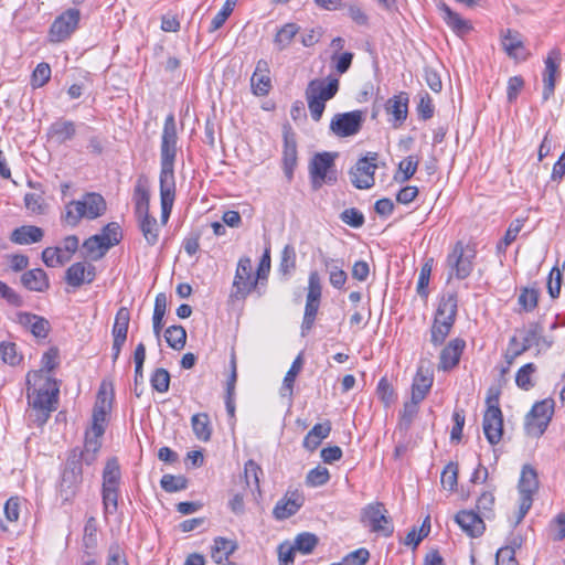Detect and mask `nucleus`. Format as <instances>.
I'll return each mask as SVG.
<instances>
[{
	"mask_svg": "<svg viewBox=\"0 0 565 565\" xmlns=\"http://www.w3.org/2000/svg\"><path fill=\"white\" fill-rule=\"evenodd\" d=\"M177 124L174 116H167L163 125L160 145V201L161 220L166 224L172 211L175 198L174 162L177 158Z\"/></svg>",
	"mask_w": 565,
	"mask_h": 565,
	"instance_id": "1",
	"label": "nucleus"
},
{
	"mask_svg": "<svg viewBox=\"0 0 565 565\" xmlns=\"http://www.w3.org/2000/svg\"><path fill=\"white\" fill-rule=\"evenodd\" d=\"M167 311V296L158 294L154 300L152 328L154 335L159 339L163 327V318Z\"/></svg>",
	"mask_w": 565,
	"mask_h": 565,
	"instance_id": "36",
	"label": "nucleus"
},
{
	"mask_svg": "<svg viewBox=\"0 0 565 565\" xmlns=\"http://www.w3.org/2000/svg\"><path fill=\"white\" fill-rule=\"evenodd\" d=\"M329 470L326 467L318 466L308 472L306 477V482L310 487H321L326 484L329 481Z\"/></svg>",
	"mask_w": 565,
	"mask_h": 565,
	"instance_id": "57",
	"label": "nucleus"
},
{
	"mask_svg": "<svg viewBox=\"0 0 565 565\" xmlns=\"http://www.w3.org/2000/svg\"><path fill=\"white\" fill-rule=\"evenodd\" d=\"M454 323L451 321H441L440 318H435L430 329V341L435 347L444 343L448 337Z\"/></svg>",
	"mask_w": 565,
	"mask_h": 565,
	"instance_id": "41",
	"label": "nucleus"
},
{
	"mask_svg": "<svg viewBox=\"0 0 565 565\" xmlns=\"http://www.w3.org/2000/svg\"><path fill=\"white\" fill-rule=\"evenodd\" d=\"M105 210L106 202L100 194L86 193L81 200L71 201L65 205L61 220L65 225L75 227L82 218H97Z\"/></svg>",
	"mask_w": 565,
	"mask_h": 565,
	"instance_id": "3",
	"label": "nucleus"
},
{
	"mask_svg": "<svg viewBox=\"0 0 565 565\" xmlns=\"http://www.w3.org/2000/svg\"><path fill=\"white\" fill-rule=\"evenodd\" d=\"M554 413V401L552 398H546L541 402H536L530 414L533 417H541L542 419L550 420L552 419Z\"/></svg>",
	"mask_w": 565,
	"mask_h": 565,
	"instance_id": "56",
	"label": "nucleus"
},
{
	"mask_svg": "<svg viewBox=\"0 0 565 565\" xmlns=\"http://www.w3.org/2000/svg\"><path fill=\"white\" fill-rule=\"evenodd\" d=\"M337 153L321 152L313 156L309 163V175L312 188L318 190L323 183H333L337 181L334 170V159Z\"/></svg>",
	"mask_w": 565,
	"mask_h": 565,
	"instance_id": "5",
	"label": "nucleus"
},
{
	"mask_svg": "<svg viewBox=\"0 0 565 565\" xmlns=\"http://www.w3.org/2000/svg\"><path fill=\"white\" fill-rule=\"evenodd\" d=\"M44 232L34 225L20 226L11 233L10 239L18 245H30L42 241Z\"/></svg>",
	"mask_w": 565,
	"mask_h": 565,
	"instance_id": "25",
	"label": "nucleus"
},
{
	"mask_svg": "<svg viewBox=\"0 0 565 565\" xmlns=\"http://www.w3.org/2000/svg\"><path fill=\"white\" fill-rule=\"evenodd\" d=\"M78 21L79 11L76 9H68L53 22L50 30L51 35H70L76 30Z\"/></svg>",
	"mask_w": 565,
	"mask_h": 565,
	"instance_id": "21",
	"label": "nucleus"
},
{
	"mask_svg": "<svg viewBox=\"0 0 565 565\" xmlns=\"http://www.w3.org/2000/svg\"><path fill=\"white\" fill-rule=\"evenodd\" d=\"M111 392H108L106 385L102 384L93 409L92 426L88 429L95 433L96 436H103L105 433L106 418L111 408Z\"/></svg>",
	"mask_w": 565,
	"mask_h": 565,
	"instance_id": "10",
	"label": "nucleus"
},
{
	"mask_svg": "<svg viewBox=\"0 0 565 565\" xmlns=\"http://www.w3.org/2000/svg\"><path fill=\"white\" fill-rule=\"evenodd\" d=\"M297 164V146L294 139L285 137L284 145V168L288 178H291L294 168Z\"/></svg>",
	"mask_w": 565,
	"mask_h": 565,
	"instance_id": "42",
	"label": "nucleus"
},
{
	"mask_svg": "<svg viewBox=\"0 0 565 565\" xmlns=\"http://www.w3.org/2000/svg\"><path fill=\"white\" fill-rule=\"evenodd\" d=\"M433 265H434V258H427L420 268L418 281H417V294L422 298H427V296H428L427 287L429 284Z\"/></svg>",
	"mask_w": 565,
	"mask_h": 565,
	"instance_id": "45",
	"label": "nucleus"
},
{
	"mask_svg": "<svg viewBox=\"0 0 565 565\" xmlns=\"http://www.w3.org/2000/svg\"><path fill=\"white\" fill-rule=\"evenodd\" d=\"M458 309V300L456 294L444 295L439 301L435 318L441 321H451L455 323Z\"/></svg>",
	"mask_w": 565,
	"mask_h": 565,
	"instance_id": "30",
	"label": "nucleus"
},
{
	"mask_svg": "<svg viewBox=\"0 0 565 565\" xmlns=\"http://www.w3.org/2000/svg\"><path fill=\"white\" fill-rule=\"evenodd\" d=\"M257 281V278L252 277V260L248 257H242L237 264L232 297L244 299L256 287Z\"/></svg>",
	"mask_w": 565,
	"mask_h": 565,
	"instance_id": "9",
	"label": "nucleus"
},
{
	"mask_svg": "<svg viewBox=\"0 0 565 565\" xmlns=\"http://www.w3.org/2000/svg\"><path fill=\"white\" fill-rule=\"evenodd\" d=\"M362 124L363 113L361 110H353L337 114L330 122V129L338 137H350L361 130Z\"/></svg>",
	"mask_w": 565,
	"mask_h": 565,
	"instance_id": "11",
	"label": "nucleus"
},
{
	"mask_svg": "<svg viewBox=\"0 0 565 565\" xmlns=\"http://www.w3.org/2000/svg\"><path fill=\"white\" fill-rule=\"evenodd\" d=\"M51 78V67L47 63H40L34 68L31 76V85L33 88L44 86Z\"/></svg>",
	"mask_w": 565,
	"mask_h": 565,
	"instance_id": "55",
	"label": "nucleus"
},
{
	"mask_svg": "<svg viewBox=\"0 0 565 565\" xmlns=\"http://www.w3.org/2000/svg\"><path fill=\"white\" fill-rule=\"evenodd\" d=\"M134 203H135V215L136 217L148 215L149 213V185L148 180L145 177H140L134 189Z\"/></svg>",
	"mask_w": 565,
	"mask_h": 565,
	"instance_id": "22",
	"label": "nucleus"
},
{
	"mask_svg": "<svg viewBox=\"0 0 565 565\" xmlns=\"http://www.w3.org/2000/svg\"><path fill=\"white\" fill-rule=\"evenodd\" d=\"M431 384L430 377L417 375L412 386L411 398L420 403L429 392Z\"/></svg>",
	"mask_w": 565,
	"mask_h": 565,
	"instance_id": "47",
	"label": "nucleus"
},
{
	"mask_svg": "<svg viewBox=\"0 0 565 565\" xmlns=\"http://www.w3.org/2000/svg\"><path fill=\"white\" fill-rule=\"evenodd\" d=\"M28 401L32 407L30 417L39 426H42L54 409V403L58 394L55 380L42 371L30 372L26 376Z\"/></svg>",
	"mask_w": 565,
	"mask_h": 565,
	"instance_id": "2",
	"label": "nucleus"
},
{
	"mask_svg": "<svg viewBox=\"0 0 565 565\" xmlns=\"http://www.w3.org/2000/svg\"><path fill=\"white\" fill-rule=\"evenodd\" d=\"M250 86L256 96H265L271 87V81L268 74H259L258 76L253 73L250 78Z\"/></svg>",
	"mask_w": 565,
	"mask_h": 565,
	"instance_id": "58",
	"label": "nucleus"
},
{
	"mask_svg": "<svg viewBox=\"0 0 565 565\" xmlns=\"http://www.w3.org/2000/svg\"><path fill=\"white\" fill-rule=\"evenodd\" d=\"M440 482L444 489L454 491L458 482V463L450 461L441 472Z\"/></svg>",
	"mask_w": 565,
	"mask_h": 565,
	"instance_id": "48",
	"label": "nucleus"
},
{
	"mask_svg": "<svg viewBox=\"0 0 565 565\" xmlns=\"http://www.w3.org/2000/svg\"><path fill=\"white\" fill-rule=\"evenodd\" d=\"M475 257L476 252L472 247L463 246L461 242H457L447 256L450 276L454 274L458 279L467 278L472 271Z\"/></svg>",
	"mask_w": 565,
	"mask_h": 565,
	"instance_id": "6",
	"label": "nucleus"
},
{
	"mask_svg": "<svg viewBox=\"0 0 565 565\" xmlns=\"http://www.w3.org/2000/svg\"><path fill=\"white\" fill-rule=\"evenodd\" d=\"M518 488L520 493L518 522H520L531 509L533 494L539 489L537 473L530 465L523 466Z\"/></svg>",
	"mask_w": 565,
	"mask_h": 565,
	"instance_id": "7",
	"label": "nucleus"
},
{
	"mask_svg": "<svg viewBox=\"0 0 565 565\" xmlns=\"http://www.w3.org/2000/svg\"><path fill=\"white\" fill-rule=\"evenodd\" d=\"M191 425L193 433L199 440H210L212 435V426L210 416L206 413L194 414L191 418Z\"/></svg>",
	"mask_w": 565,
	"mask_h": 565,
	"instance_id": "34",
	"label": "nucleus"
},
{
	"mask_svg": "<svg viewBox=\"0 0 565 565\" xmlns=\"http://www.w3.org/2000/svg\"><path fill=\"white\" fill-rule=\"evenodd\" d=\"M102 437L103 436H96L95 433L90 430H86L84 449L78 454L76 452L81 466L82 462L92 465L96 460L97 454L102 447Z\"/></svg>",
	"mask_w": 565,
	"mask_h": 565,
	"instance_id": "26",
	"label": "nucleus"
},
{
	"mask_svg": "<svg viewBox=\"0 0 565 565\" xmlns=\"http://www.w3.org/2000/svg\"><path fill=\"white\" fill-rule=\"evenodd\" d=\"M18 321L21 326L28 328L36 338H46L50 332V322L43 317L21 312L18 315Z\"/></svg>",
	"mask_w": 565,
	"mask_h": 565,
	"instance_id": "23",
	"label": "nucleus"
},
{
	"mask_svg": "<svg viewBox=\"0 0 565 565\" xmlns=\"http://www.w3.org/2000/svg\"><path fill=\"white\" fill-rule=\"evenodd\" d=\"M330 431L331 424L329 422L316 424L303 438V447L313 451L329 436Z\"/></svg>",
	"mask_w": 565,
	"mask_h": 565,
	"instance_id": "33",
	"label": "nucleus"
},
{
	"mask_svg": "<svg viewBox=\"0 0 565 565\" xmlns=\"http://www.w3.org/2000/svg\"><path fill=\"white\" fill-rule=\"evenodd\" d=\"M150 384L151 387L159 393L168 392L170 386V373L163 367L156 369L151 374Z\"/></svg>",
	"mask_w": 565,
	"mask_h": 565,
	"instance_id": "50",
	"label": "nucleus"
},
{
	"mask_svg": "<svg viewBox=\"0 0 565 565\" xmlns=\"http://www.w3.org/2000/svg\"><path fill=\"white\" fill-rule=\"evenodd\" d=\"M0 356L4 363L12 366L18 365L22 360V355L18 352L17 344L13 342L0 343Z\"/></svg>",
	"mask_w": 565,
	"mask_h": 565,
	"instance_id": "52",
	"label": "nucleus"
},
{
	"mask_svg": "<svg viewBox=\"0 0 565 565\" xmlns=\"http://www.w3.org/2000/svg\"><path fill=\"white\" fill-rule=\"evenodd\" d=\"M483 433L490 445H498L503 434V416L498 399L488 398V407L483 415Z\"/></svg>",
	"mask_w": 565,
	"mask_h": 565,
	"instance_id": "8",
	"label": "nucleus"
},
{
	"mask_svg": "<svg viewBox=\"0 0 565 565\" xmlns=\"http://www.w3.org/2000/svg\"><path fill=\"white\" fill-rule=\"evenodd\" d=\"M456 523L471 537L480 536L484 531L482 518L475 511H460L456 514Z\"/></svg>",
	"mask_w": 565,
	"mask_h": 565,
	"instance_id": "19",
	"label": "nucleus"
},
{
	"mask_svg": "<svg viewBox=\"0 0 565 565\" xmlns=\"http://www.w3.org/2000/svg\"><path fill=\"white\" fill-rule=\"evenodd\" d=\"M562 54L558 49H553L548 52L544 60L545 68L543 72V100H548L555 90L556 78L559 76V64Z\"/></svg>",
	"mask_w": 565,
	"mask_h": 565,
	"instance_id": "13",
	"label": "nucleus"
},
{
	"mask_svg": "<svg viewBox=\"0 0 565 565\" xmlns=\"http://www.w3.org/2000/svg\"><path fill=\"white\" fill-rule=\"evenodd\" d=\"M419 402L409 398L404 403L403 409L399 413V419L396 426V433L405 435L411 428L414 419L417 417L419 411Z\"/></svg>",
	"mask_w": 565,
	"mask_h": 565,
	"instance_id": "28",
	"label": "nucleus"
},
{
	"mask_svg": "<svg viewBox=\"0 0 565 565\" xmlns=\"http://www.w3.org/2000/svg\"><path fill=\"white\" fill-rule=\"evenodd\" d=\"M262 472L260 467L253 460H248L245 463L244 478L246 486L250 489L259 491V473Z\"/></svg>",
	"mask_w": 565,
	"mask_h": 565,
	"instance_id": "54",
	"label": "nucleus"
},
{
	"mask_svg": "<svg viewBox=\"0 0 565 565\" xmlns=\"http://www.w3.org/2000/svg\"><path fill=\"white\" fill-rule=\"evenodd\" d=\"M375 157L371 160L367 157L358 160L354 167L351 168L349 175L351 183L356 189H370L374 184V172L376 164L374 163Z\"/></svg>",
	"mask_w": 565,
	"mask_h": 565,
	"instance_id": "14",
	"label": "nucleus"
},
{
	"mask_svg": "<svg viewBox=\"0 0 565 565\" xmlns=\"http://www.w3.org/2000/svg\"><path fill=\"white\" fill-rule=\"evenodd\" d=\"M303 495L298 491H288L275 505L273 514L277 520H285L296 514L303 505Z\"/></svg>",
	"mask_w": 565,
	"mask_h": 565,
	"instance_id": "16",
	"label": "nucleus"
},
{
	"mask_svg": "<svg viewBox=\"0 0 565 565\" xmlns=\"http://www.w3.org/2000/svg\"><path fill=\"white\" fill-rule=\"evenodd\" d=\"M129 321H130L129 310L126 307H120L115 317V323L113 327V338L126 340Z\"/></svg>",
	"mask_w": 565,
	"mask_h": 565,
	"instance_id": "40",
	"label": "nucleus"
},
{
	"mask_svg": "<svg viewBox=\"0 0 565 565\" xmlns=\"http://www.w3.org/2000/svg\"><path fill=\"white\" fill-rule=\"evenodd\" d=\"M392 102L393 104L391 105V114L393 115L395 121L397 122L396 126H399L407 118L409 102L408 94L402 92L398 95L394 96Z\"/></svg>",
	"mask_w": 565,
	"mask_h": 565,
	"instance_id": "37",
	"label": "nucleus"
},
{
	"mask_svg": "<svg viewBox=\"0 0 565 565\" xmlns=\"http://www.w3.org/2000/svg\"><path fill=\"white\" fill-rule=\"evenodd\" d=\"M339 90V79L335 77H328L324 79L311 81L307 87L306 93L316 96L320 100L328 102L334 97Z\"/></svg>",
	"mask_w": 565,
	"mask_h": 565,
	"instance_id": "20",
	"label": "nucleus"
},
{
	"mask_svg": "<svg viewBox=\"0 0 565 565\" xmlns=\"http://www.w3.org/2000/svg\"><path fill=\"white\" fill-rule=\"evenodd\" d=\"M160 484L167 492H177L186 488V479L182 476L164 475Z\"/></svg>",
	"mask_w": 565,
	"mask_h": 565,
	"instance_id": "63",
	"label": "nucleus"
},
{
	"mask_svg": "<svg viewBox=\"0 0 565 565\" xmlns=\"http://www.w3.org/2000/svg\"><path fill=\"white\" fill-rule=\"evenodd\" d=\"M302 367V359L301 356H297L296 360L292 362L290 369L286 373L282 382V386L280 390L281 396H291L292 395V387L294 383L296 381V377L298 373L300 372Z\"/></svg>",
	"mask_w": 565,
	"mask_h": 565,
	"instance_id": "43",
	"label": "nucleus"
},
{
	"mask_svg": "<svg viewBox=\"0 0 565 565\" xmlns=\"http://www.w3.org/2000/svg\"><path fill=\"white\" fill-rule=\"evenodd\" d=\"M417 113L420 119L428 120L434 116L435 106L428 93L424 92L418 95Z\"/></svg>",
	"mask_w": 565,
	"mask_h": 565,
	"instance_id": "61",
	"label": "nucleus"
},
{
	"mask_svg": "<svg viewBox=\"0 0 565 565\" xmlns=\"http://www.w3.org/2000/svg\"><path fill=\"white\" fill-rule=\"evenodd\" d=\"M102 241L105 243L106 248H110L117 245L121 239L120 226L118 223L111 222L107 224L102 234H98Z\"/></svg>",
	"mask_w": 565,
	"mask_h": 565,
	"instance_id": "51",
	"label": "nucleus"
},
{
	"mask_svg": "<svg viewBox=\"0 0 565 565\" xmlns=\"http://www.w3.org/2000/svg\"><path fill=\"white\" fill-rule=\"evenodd\" d=\"M441 10L444 12V20L454 32L468 33L473 31L472 24L469 21L461 19L459 14L452 12L448 7L444 6Z\"/></svg>",
	"mask_w": 565,
	"mask_h": 565,
	"instance_id": "38",
	"label": "nucleus"
},
{
	"mask_svg": "<svg viewBox=\"0 0 565 565\" xmlns=\"http://www.w3.org/2000/svg\"><path fill=\"white\" fill-rule=\"evenodd\" d=\"M535 370L536 366L533 363H527L519 369L515 376L516 385L524 391L530 390L533 386L531 377Z\"/></svg>",
	"mask_w": 565,
	"mask_h": 565,
	"instance_id": "59",
	"label": "nucleus"
},
{
	"mask_svg": "<svg viewBox=\"0 0 565 565\" xmlns=\"http://www.w3.org/2000/svg\"><path fill=\"white\" fill-rule=\"evenodd\" d=\"M76 135V125L72 120L57 119L47 128V140L56 145H63L72 140Z\"/></svg>",
	"mask_w": 565,
	"mask_h": 565,
	"instance_id": "18",
	"label": "nucleus"
},
{
	"mask_svg": "<svg viewBox=\"0 0 565 565\" xmlns=\"http://www.w3.org/2000/svg\"><path fill=\"white\" fill-rule=\"evenodd\" d=\"M501 47L515 62H523L530 55V51L518 38H502Z\"/></svg>",
	"mask_w": 565,
	"mask_h": 565,
	"instance_id": "31",
	"label": "nucleus"
},
{
	"mask_svg": "<svg viewBox=\"0 0 565 565\" xmlns=\"http://www.w3.org/2000/svg\"><path fill=\"white\" fill-rule=\"evenodd\" d=\"M385 512L386 509L383 503L370 504L363 510L362 522L372 531L382 530L383 524L387 522Z\"/></svg>",
	"mask_w": 565,
	"mask_h": 565,
	"instance_id": "24",
	"label": "nucleus"
},
{
	"mask_svg": "<svg viewBox=\"0 0 565 565\" xmlns=\"http://www.w3.org/2000/svg\"><path fill=\"white\" fill-rule=\"evenodd\" d=\"M83 248L94 259H98L105 255L109 249L106 248L105 243L102 241L99 235H93L83 243Z\"/></svg>",
	"mask_w": 565,
	"mask_h": 565,
	"instance_id": "49",
	"label": "nucleus"
},
{
	"mask_svg": "<svg viewBox=\"0 0 565 565\" xmlns=\"http://www.w3.org/2000/svg\"><path fill=\"white\" fill-rule=\"evenodd\" d=\"M138 227L148 245L153 246L159 241V225L157 218L150 214L136 217Z\"/></svg>",
	"mask_w": 565,
	"mask_h": 565,
	"instance_id": "29",
	"label": "nucleus"
},
{
	"mask_svg": "<svg viewBox=\"0 0 565 565\" xmlns=\"http://www.w3.org/2000/svg\"><path fill=\"white\" fill-rule=\"evenodd\" d=\"M21 282L26 289L38 292L45 291L50 286L46 273L41 268L25 271L21 276Z\"/></svg>",
	"mask_w": 565,
	"mask_h": 565,
	"instance_id": "27",
	"label": "nucleus"
},
{
	"mask_svg": "<svg viewBox=\"0 0 565 565\" xmlns=\"http://www.w3.org/2000/svg\"><path fill=\"white\" fill-rule=\"evenodd\" d=\"M164 338L171 349L180 351L186 343V331L182 326H170L164 332Z\"/></svg>",
	"mask_w": 565,
	"mask_h": 565,
	"instance_id": "39",
	"label": "nucleus"
},
{
	"mask_svg": "<svg viewBox=\"0 0 565 565\" xmlns=\"http://www.w3.org/2000/svg\"><path fill=\"white\" fill-rule=\"evenodd\" d=\"M120 479V469L115 458L106 462L103 472V487L118 488Z\"/></svg>",
	"mask_w": 565,
	"mask_h": 565,
	"instance_id": "44",
	"label": "nucleus"
},
{
	"mask_svg": "<svg viewBox=\"0 0 565 565\" xmlns=\"http://www.w3.org/2000/svg\"><path fill=\"white\" fill-rule=\"evenodd\" d=\"M236 548V542L218 536L214 540L211 557L215 563L222 564L227 561L228 556L232 555Z\"/></svg>",
	"mask_w": 565,
	"mask_h": 565,
	"instance_id": "32",
	"label": "nucleus"
},
{
	"mask_svg": "<svg viewBox=\"0 0 565 565\" xmlns=\"http://www.w3.org/2000/svg\"><path fill=\"white\" fill-rule=\"evenodd\" d=\"M419 159L417 156H408L404 158L397 167V171L394 174V180L399 183L408 181L416 172L418 168Z\"/></svg>",
	"mask_w": 565,
	"mask_h": 565,
	"instance_id": "35",
	"label": "nucleus"
},
{
	"mask_svg": "<svg viewBox=\"0 0 565 565\" xmlns=\"http://www.w3.org/2000/svg\"><path fill=\"white\" fill-rule=\"evenodd\" d=\"M318 544V537L309 532L300 533L296 536L294 545L297 552L301 554H310Z\"/></svg>",
	"mask_w": 565,
	"mask_h": 565,
	"instance_id": "46",
	"label": "nucleus"
},
{
	"mask_svg": "<svg viewBox=\"0 0 565 565\" xmlns=\"http://www.w3.org/2000/svg\"><path fill=\"white\" fill-rule=\"evenodd\" d=\"M79 246V239L76 235H68L63 238L57 248L61 250L62 258L65 263L70 262Z\"/></svg>",
	"mask_w": 565,
	"mask_h": 565,
	"instance_id": "60",
	"label": "nucleus"
},
{
	"mask_svg": "<svg viewBox=\"0 0 565 565\" xmlns=\"http://www.w3.org/2000/svg\"><path fill=\"white\" fill-rule=\"evenodd\" d=\"M95 266L92 264L77 262L71 265L65 273L67 285L78 288L84 284H90L96 276Z\"/></svg>",
	"mask_w": 565,
	"mask_h": 565,
	"instance_id": "15",
	"label": "nucleus"
},
{
	"mask_svg": "<svg viewBox=\"0 0 565 565\" xmlns=\"http://www.w3.org/2000/svg\"><path fill=\"white\" fill-rule=\"evenodd\" d=\"M543 333L544 328L536 322L530 323L521 330V347L514 351V355L518 356L532 348H536L539 352L548 349L551 342L546 340Z\"/></svg>",
	"mask_w": 565,
	"mask_h": 565,
	"instance_id": "12",
	"label": "nucleus"
},
{
	"mask_svg": "<svg viewBox=\"0 0 565 565\" xmlns=\"http://www.w3.org/2000/svg\"><path fill=\"white\" fill-rule=\"evenodd\" d=\"M25 207L33 214H44L46 204L42 194L26 193L24 196Z\"/></svg>",
	"mask_w": 565,
	"mask_h": 565,
	"instance_id": "62",
	"label": "nucleus"
},
{
	"mask_svg": "<svg viewBox=\"0 0 565 565\" xmlns=\"http://www.w3.org/2000/svg\"><path fill=\"white\" fill-rule=\"evenodd\" d=\"M83 470L76 450L68 457L58 487V495L63 502H71L82 484Z\"/></svg>",
	"mask_w": 565,
	"mask_h": 565,
	"instance_id": "4",
	"label": "nucleus"
},
{
	"mask_svg": "<svg viewBox=\"0 0 565 565\" xmlns=\"http://www.w3.org/2000/svg\"><path fill=\"white\" fill-rule=\"evenodd\" d=\"M340 218L344 224L354 228H359L364 224L363 213L355 207L345 209L340 214Z\"/></svg>",
	"mask_w": 565,
	"mask_h": 565,
	"instance_id": "64",
	"label": "nucleus"
},
{
	"mask_svg": "<svg viewBox=\"0 0 565 565\" xmlns=\"http://www.w3.org/2000/svg\"><path fill=\"white\" fill-rule=\"evenodd\" d=\"M465 348L466 342L463 339L456 338L451 340L440 352L438 367L449 371L457 366Z\"/></svg>",
	"mask_w": 565,
	"mask_h": 565,
	"instance_id": "17",
	"label": "nucleus"
},
{
	"mask_svg": "<svg viewBox=\"0 0 565 565\" xmlns=\"http://www.w3.org/2000/svg\"><path fill=\"white\" fill-rule=\"evenodd\" d=\"M550 420L542 419L541 417H533L530 413L525 419V430L529 436L540 437L544 434Z\"/></svg>",
	"mask_w": 565,
	"mask_h": 565,
	"instance_id": "53",
	"label": "nucleus"
}]
</instances>
